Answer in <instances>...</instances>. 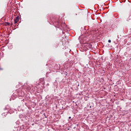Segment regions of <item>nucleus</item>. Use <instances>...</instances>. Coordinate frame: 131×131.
<instances>
[{"label":"nucleus","instance_id":"obj_1","mask_svg":"<svg viewBox=\"0 0 131 131\" xmlns=\"http://www.w3.org/2000/svg\"><path fill=\"white\" fill-rule=\"evenodd\" d=\"M18 21H19V16H16L15 19H14L15 24H16Z\"/></svg>","mask_w":131,"mask_h":131},{"label":"nucleus","instance_id":"obj_2","mask_svg":"<svg viewBox=\"0 0 131 131\" xmlns=\"http://www.w3.org/2000/svg\"><path fill=\"white\" fill-rule=\"evenodd\" d=\"M6 26H9V25H10V23H6V24H5Z\"/></svg>","mask_w":131,"mask_h":131},{"label":"nucleus","instance_id":"obj_5","mask_svg":"<svg viewBox=\"0 0 131 131\" xmlns=\"http://www.w3.org/2000/svg\"><path fill=\"white\" fill-rule=\"evenodd\" d=\"M11 26L13 25V23L11 24Z\"/></svg>","mask_w":131,"mask_h":131},{"label":"nucleus","instance_id":"obj_3","mask_svg":"<svg viewBox=\"0 0 131 131\" xmlns=\"http://www.w3.org/2000/svg\"><path fill=\"white\" fill-rule=\"evenodd\" d=\"M108 42H109L110 43L111 42V40H108Z\"/></svg>","mask_w":131,"mask_h":131},{"label":"nucleus","instance_id":"obj_4","mask_svg":"<svg viewBox=\"0 0 131 131\" xmlns=\"http://www.w3.org/2000/svg\"><path fill=\"white\" fill-rule=\"evenodd\" d=\"M69 119H71V117H69Z\"/></svg>","mask_w":131,"mask_h":131}]
</instances>
